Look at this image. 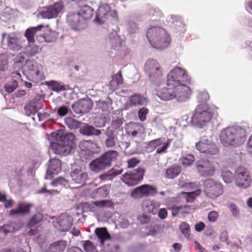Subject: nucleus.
<instances>
[{"label":"nucleus","mask_w":252,"mask_h":252,"mask_svg":"<svg viewBox=\"0 0 252 252\" xmlns=\"http://www.w3.org/2000/svg\"><path fill=\"white\" fill-rule=\"evenodd\" d=\"M34 42H28V44L24 47V54L28 56L32 57L38 53V48Z\"/></svg>","instance_id":"nucleus-36"},{"label":"nucleus","mask_w":252,"mask_h":252,"mask_svg":"<svg viewBox=\"0 0 252 252\" xmlns=\"http://www.w3.org/2000/svg\"><path fill=\"white\" fill-rule=\"evenodd\" d=\"M196 169L201 176H213L215 167L213 162L208 159H200L196 162Z\"/></svg>","instance_id":"nucleus-15"},{"label":"nucleus","mask_w":252,"mask_h":252,"mask_svg":"<svg viewBox=\"0 0 252 252\" xmlns=\"http://www.w3.org/2000/svg\"><path fill=\"white\" fill-rule=\"evenodd\" d=\"M111 103L112 102L109 99L107 100H99L96 102V106L98 109H101L102 111L110 112L112 110Z\"/></svg>","instance_id":"nucleus-40"},{"label":"nucleus","mask_w":252,"mask_h":252,"mask_svg":"<svg viewBox=\"0 0 252 252\" xmlns=\"http://www.w3.org/2000/svg\"><path fill=\"white\" fill-rule=\"evenodd\" d=\"M197 99L201 103H205L209 99V95L206 92H199L197 95Z\"/></svg>","instance_id":"nucleus-60"},{"label":"nucleus","mask_w":252,"mask_h":252,"mask_svg":"<svg viewBox=\"0 0 252 252\" xmlns=\"http://www.w3.org/2000/svg\"><path fill=\"white\" fill-rule=\"evenodd\" d=\"M159 207V203L158 202L149 199L144 200L142 205V208L144 212L153 214L157 213Z\"/></svg>","instance_id":"nucleus-25"},{"label":"nucleus","mask_w":252,"mask_h":252,"mask_svg":"<svg viewBox=\"0 0 252 252\" xmlns=\"http://www.w3.org/2000/svg\"><path fill=\"white\" fill-rule=\"evenodd\" d=\"M130 104L134 106L145 105L147 104V100L144 96L134 94L130 97Z\"/></svg>","instance_id":"nucleus-35"},{"label":"nucleus","mask_w":252,"mask_h":252,"mask_svg":"<svg viewBox=\"0 0 252 252\" xmlns=\"http://www.w3.org/2000/svg\"><path fill=\"white\" fill-rule=\"evenodd\" d=\"M181 168L177 165H174L168 168L166 171V177L173 179L177 177L181 172Z\"/></svg>","instance_id":"nucleus-39"},{"label":"nucleus","mask_w":252,"mask_h":252,"mask_svg":"<svg viewBox=\"0 0 252 252\" xmlns=\"http://www.w3.org/2000/svg\"><path fill=\"white\" fill-rule=\"evenodd\" d=\"M190 81V78L185 69L180 67H175L167 75L166 87L158 92V95L164 100L175 99L179 102L185 101L191 93L187 85Z\"/></svg>","instance_id":"nucleus-1"},{"label":"nucleus","mask_w":252,"mask_h":252,"mask_svg":"<svg viewBox=\"0 0 252 252\" xmlns=\"http://www.w3.org/2000/svg\"><path fill=\"white\" fill-rule=\"evenodd\" d=\"M95 234L99 239L101 245H103L105 241L111 239V236L105 227L97 228L94 231Z\"/></svg>","instance_id":"nucleus-31"},{"label":"nucleus","mask_w":252,"mask_h":252,"mask_svg":"<svg viewBox=\"0 0 252 252\" xmlns=\"http://www.w3.org/2000/svg\"><path fill=\"white\" fill-rule=\"evenodd\" d=\"M58 36L57 32L54 31H49L46 33L43 38L45 42L51 43L55 41Z\"/></svg>","instance_id":"nucleus-45"},{"label":"nucleus","mask_w":252,"mask_h":252,"mask_svg":"<svg viewBox=\"0 0 252 252\" xmlns=\"http://www.w3.org/2000/svg\"><path fill=\"white\" fill-rule=\"evenodd\" d=\"M8 66V56L5 53L0 54V71H6Z\"/></svg>","instance_id":"nucleus-41"},{"label":"nucleus","mask_w":252,"mask_h":252,"mask_svg":"<svg viewBox=\"0 0 252 252\" xmlns=\"http://www.w3.org/2000/svg\"><path fill=\"white\" fill-rule=\"evenodd\" d=\"M200 193L199 189L196 190L194 191H191L189 192H184V194L185 195L186 198V201L188 202H192L194 198L198 195Z\"/></svg>","instance_id":"nucleus-53"},{"label":"nucleus","mask_w":252,"mask_h":252,"mask_svg":"<svg viewBox=\"0 0 252 252\" xmlns=\"http://www.w3.org/2000/svg\"><path fill=\"white\" fill-rule=\"evenodd\" d=\"M37 193L40 194L47 193V195L51 196L59 194L60 191L57 189H48L47 185L45 184L43 188L37 191Z\"/></svg>","instance_id":"nucleus-44"},{"label":"nucleus","mask_w":252,"mask_h":252,"mask_svg":"<svg viewBox=\"0 0 252 252\" xmlns=\"http://www.w3.org/2000/svg\"><path fill=\"white\" fill-rule=\"evenodd\" d=\"M144 71L152 80L160 77L162 75L159 63L154 59H149L145 63Z\"/></svg>","instance_id":"nucleus-12"},{"label":"nucleus","mask_w":252,"mask_h":252,"mask_svg":"<svg viewBox=\"0 0 252 252\" xmlns=\"http://www.w3.org/2000/svg\"><path fill=\"white\" fill-rule=\"evenodd\" d=\"M42 25H38L37 27H31L28 29L25 33V35L28 42H34V36L36 35V33L40 31L43 28Z\"/></svg>","instance_id":"nucleus-30"},{"label":"nucleus","mask_w":252,"mask_h":252,"mask_svg":"<svg viewBox=\"0 0 252 252\" xmlns=\"http://www.w3.org/2000/svg\"><path fill=\"white\" fill-rule=\"evenodd\" d=\"M148 109L146 107L140 109L138 112V117L141 121H144L146 118V115L148 113Z\"/></svg>","instance_id":"nucleus-63"},{"label":"nucleus","mask_w":252,"mask_h":252,"mask_svg":"<svg viewBox=\"0 0 252 252\" xmlns=\"http://www.w3.org/2000/svg\"><path fill=\"white\" fill-rule=\"evenodd\" d=\"M118 153L115 150H110L104 153L100 157L93 160L89 164L91 171L98 173L111 166V162L116 160Z\"/></svg>","instance_id":"nucleus-6"},{"label":"nucleus","mask_w":252,"mask_h":252,"mask_svg":"<svg viewBox=\"0 0 252 252\" xmlns=\"http://www.w3.org/2000/svg\"><path fill=\"white\" fill-rule=\"evenodd\" d=\"M18 86V82L14 80L11 82H9L6 84L4 86V89L6 92L8 93L13 92Z\"/></svg>","instance_id":"nucleus-54"},{"label":"nucleus","mask_w":252,"mask_h":252,"mask_svg":"<svg viewBox=\"0 0 252 252\" xmlns=\"http://www.w3.org/2000/svg\"><path fill=\"white\" fill-rule=\"evenodd\" d=\"M196 149L207 156H213L219 153L216 145L209 139L202 137L195 145Z\"/></svg>","instance_id":"nucleus-11"},{"label":"nucleus","mask_w":252,"mask_h":252,"mask_svg":"<svg viewBox=\"0 0 252 252\" xmlns=\"http://www.w3.org/2000/svg\"><path fill=\"white\" fill-rule=\"evenodd\" d=\"M146 37L151 45L158 49H163L170 43V38L166 31L159 27L149 28Z\"/></svg>","instance_id":"nucleus-5"},{"label":"nucleus","mask_w":252,"mask_h":252,"mask_svg":"<svg viewBox=\"0 0 252 252\" xmlns=\"http://www.w3.org/2000/svg\"><path fill=\"white\" fill-rule=\"evenodd\" d=\"M145 170L142 167H139L131 171L127 172L122 175V181L128 186H133L142 180Z\"/></svg>","instance_id":"nucleus-10"},{"label":"nucleus","mask_w":252,"mask_h":252,"mask_svg":"<svg viewBox=\"0 0 252 252\" xmlns=\"http://www.w3.org/2000/svg\"><path fill=\"white\" fill-rule=\"evenodd\" d=\"M14 66L18 67H22L25 63V58L21 54L17 55L14 59Z\"/></svg>","instance_id":"nucleus-57"},{"label":"nucleus","mask_w":252,"mask_h":252,"mask_svg":"<svg viewBox=\"0 0 252 252\" xmlns=\"http://www.w3.org/2000/svg\"><path fill=\"white\" fill-rule=\"evenodd\" d=\"M169 21L176 26H180L182 24L181 19L176 15H170L169 17Z\"/></svg>","instance_id":"nucleus-61"},{"label":"nucleus","mask_w":252,"mask_h":252,"mask_svg":"<svg viewBox=\"0 0 252 252\" xmlns=\"http://www.w3.org/2000/svg\"><path fill=\"white\" fill-rule=\"evenodd\" d=\"M144 132V127L139 123H131L126 127V134L132 138L140 136Z\"/></svg>","instance_id":"nucleus-20"},{"label":"nucleus","mask_w":252,"mask_h":252,"mask_svg":"<svg viewBox=\"0 0 252 252\" xmlns=\"http://www.w3.org/2000/svg\"><path fill=\"white\" fill-rule=\"evenodd\" d=\"M22 226L20 222L9 221L0 227V232H3V235L6 236L9 233H12L19 230Z\"/></svg>","instance_id":"nucleus-26"},{"label":"nucleus","mask_w":252,"mask_h":252,"mask_svg":"<svg viewBox=\"0 0 252 252\" xmlns=\"http://www.w3.org/2000/svg\"><path fill=\"white\" fill-rule=\"evenodd\" d=\"M180 229L181 232L187 239L190 238V229L188 224L184 222H182L180 225Z\"/></svg>","instance_id":"nucleus-52"},{"label":"nucleus","mask_w":252,"mask_h":252,"mask_svg":"<svg viewBox=\"0 0 252 252\" xmlns=\"http://www.w3.org/2000/svg\"><path fill=\"white\" fill-rule=\"evenodd\" d=\"M181 160L182 164L185 167H188L191 165L194 161V157L191 154L187 155L181 158Z\"/></svg>","instance_id":"nucleus-46"},{"label":"nucleus","mask_w":252,"mask_h":252,"mask_svg":"<svg viewBox=\"0 0 252 252\" xmlns=\"http://www.w3.org/2000/svg\"><path fill=\"white\" fill-rule=\"evenodd\" d=\"M219 138L223 146L235 148L244 143L246 132L244 128L238 126H228L221 130Z\"/></svg>","instance_id":"nucleus-3"},{"label":"nucleus","mask_w":252,"mask_h":252,"mask_svg":"<svg viewBox=\"0 0 252 252\" xmlns=\"http://www.w3.org/2000/svg\"><path fill=\"white\" fill-rule=\"evenodd\" d=\"M217 108L207 103L198 104L192 113L191 123L192 125L202 128L212 118Z\"/></svg>","instance_id":"nucleus-4"},{"label":"nucleus","mask_w":252,"mask_h":252,"mask_svg":"<svg viewBox=\"0 0 252 252\" xmlns=\"http://www.w3.org/2000/svg\"><path fill=\"white\" fill-rule=\"evenodd\" d=\"M219 218L218 213L216 211H213L210 212L208 215V219L211 222H216Z\"/></svg>","instance_id":"nucleus-64"},{"label":"nucleus","mask_w":252,"mask_h":252,"mask_svg":"<svg viewBox=\"0 0 252 252\" xmlns=\"http://www.w3.org/2000/svg\"><path fill=\"white\" fill-rule=\"evenodd\" d=\"M72 223V218L66 213H63L58 217L54 225L60 232H65L69 230Z\"/></svg>","instance_id":"nucleus-17"},{"label":"nucleus","mask_w":252,"mask_h":252,"mask_svg":"<svg viewBox=\"0 0 252 252\" xmlns=\"http://www.w3.org/2000/svg\"><path fill=\"white\" fill-rule=\"evenodd\" d=\"M109 187L106 186L98 188L96 190V193L101 197H105L108 194Z\"/></svg>","instance_id":"nucleus-59"},{"label":"nucleus","mask_w":252,"mask_h":252,"mask_svg":"<svg viewBox=\"0 0 252 252\" xmlns=\"http://www.w3.org/2000/svg\"><path fill=\"white\" fill-rule=\"evenodd\" d=\"M79 147L82 151H87L88 154H91L94 152L96 145L91 141H83L80 142Z\"/></svg>","instance_id":"nucleus-32"},{"label":"nucleus","mask_w":252,"mask_h":252,"mask_svg":"<svg viewBox=\"0 0 252 252\" xmlns=\"http://www.w3.org/2000/svg\"><path fill=\"white\" fill-rule=\"evenodd\" d=\"M50 148L56 154L66 156L75 146V137L72 133L63 131L52 132L50 137Z\"/></svg>","instance_id":"nucleus-2"},{"label":"nucleus","mask_w":252,"mask_h":252,"mask_svg":"<svg viewBox=\"0 0 252 252\" xmlns=\"http://www.w3.org/2000/svg\"><path fill=\"white\" fill-rule=\"evenodd\" d=\"M116 15L115 11L111 10L109 5L107 4H103L98 9L94 21L96 23L102 25L110 17H114Z\"/></svg>","instance_id":"nucleus-13"},{"label":"nucleus","mask_w":252,"mask_h":252,"mask_svg":"<svg viewBox=\"0 0 252 252\" xmlns=\"http://www.w3.org/2000/svg\"><path fill=\"white\" fill-rule=\"evenodd\" d=\"M77 106H81V108H79V110L75 109V112L77 114H81L91 110L92 108V104L90 101L83 100L73 104L74 109Z\"/></svg>","instance_id":"nucleus-28"},{"label":"nucleus","mask_w":252,"mask_h":252,"mask_svg":"<svg viewBox=\"0 0 252 252\" xmlns=\"http://www.w3.org/2000/svg\"><path fill=\"white\" fill-rule=\"evenodd\" d=\"M126 28L130 33H135L138 30L137 25L133 21H128L126 24Z\"/></svg>","instance_id":"nucleus-56"},{"label":"nucleus","mask_w":252,"mask_h":252,"mask_svg":"<svg viewBox=\"0 0 252 252\" xmlns=\"http://www.w3.org/2000/svg\"><path fill=\"white\" fill-rule=\"evenodd\" d=\"M121 173V171L114 172L113 171H109L107 174L101 175L99 178L101 180H111L116 176Z\"/></svg>","instance_id":"nucleus-49"},{"label":"nucleus","mask_w":252,"mask_h":252,"mask_svg":"<svg viewBox=\"0 0 252 252\" xmlns=\"http://www.w3.org/2000/svg\"><path fill=\"white\" fill-rule=\"evenodd\" d=\"M94 204L98 207H109L112 205V202L110 200H101L94 202Z\"/></svg>","instance_id":"nucleus-62"},{"label":"nucleus","mask_w":252,"mask_h":252,"mask_svg":"<svg viewBox=\"0 0 252 252\" xmlns=\"http://www.w3.org/2000/svg\"><path fill=\"white\" fill-rule=\"evenodd\" d=\"M221 177L225 183H230L233 180V175L230 171L224 170L222 171Z\"/></svg>","instance_id":"nucleus-48"},{"label":"nucleus","mask_w":252,"mask_h":252,"mask_svg":"<svg viewBox=\"0 0 252 252\" xmlns=\"http://www.w3.org/2000/svg\"><path fill=\"white\" fill-rule=\"evenodd\" d=\"M45 85L50 87L53 91L57 93L67 90L68 88L67 85H65L62 82L53 80L46 81Z\"/></svg>","instance_id":"nucleus-29"},{"label":"nucleus","mask_w":252,"mask_h":252,"mask_svg":"<svg viewBox=\"0 0 252 252\" xmlns=\"http://www.w3.org/2000/svg\"><path fill=\"white\" fill-rule=\"evenodd\" d=\"M65 123L66 126L70 129H76L80 126L81 123L79 121L71 118L68 117L65 119Z\"/></svg>","instance_id":"nucleus-43"},{"label":"nucleus","mask_w":252,"mask_h":252,"mask_svg":"<svg viewBox=\"0 0 252 252\" xmlns=\"http://www.w3.org/2000/svg\"><path fill=\"white\" fill-rule=\"evenodd\" d=\"M170 140L168 139L166 141L164 138H159L151 141L149 143L150 146L157 149L156 153L161 154L165 153L168 148Z\"/></svg>","instance_id":"nucleus-21"},{"label":"nucleus","mask_w":252,"mask_h":252,"mask_svg":"<svg viewBox=\"0 0 252 252\" xmlns=\"http://www.w3.org/2000/svg\"><path fill=\"white\" fill-rule=\"evenodd\" d=\"M70 176L72 184L79 187L84 185L89 179L88 174L81 168L74 169L70 173Z\"/></svg>","instance_id":"nucleus-19"},{"label":"nucleus","mask_w":252,"mask_h":252,"mask_svg":"<svg viewBox=\"0 0 252 252\" xmlns=\"http://www.w3.org/2000/svg\"><path fill=\"white\" fill-rule=\"evenodd\" d=\"M155 191V188L151 185L145 184L133 189L130 196L134 199H140L148 196Z\"/></svg>","instance_id":"nucleus-18"},{"label":"nucleus","mask_w":252,"mask_h":252,"mask_svg":"<svg viewBox=\"0 0 252 252\" xmlns=\"http://www.w3.org/2000/svg\"><path fill=\"white\" fill-rule=\"evenodd\" d=\"M67 246V242L62 240L56 242L50 245L49 252H63Z\"/></svg>","instance_id":"nucleus-33"},{"label":"nucleus","mask_w":252,"mask_h":252,"mask_svg":"<svg viewBox=\"0 0 252 252\" xmlns=\"http://www.w3.org/2000/svg\"><path fill=\"white\" fill-rule=\"evenodd\" d=\"M62 170L61 162L58 158H52L49 161V165L47 170L46 179H51L50 175L57 174Z\"/></svg>","instance_id":"nucleus-22"},{"label":"nucleus","mask_w":252,"mask_h":252,"mask_svg":"<svg viewBox=\"0 0 252 252\" xmlns=\"http://www.w3.org/2000/svg\"><path fill=\"white\" fill-rule=\"evenodd\" d=\"M67 22L74 30L80 31L86 27V21L78 12L69 13L67 16Z\"/></svg>","instance_id":"nucleus-16"},{"label":"nucleus","mask_w":252,"mask_h":252,"mask_svg":"<svg viewBox=\"0 0 252 252\" xmlns=\"http://www.w3.org/2000/svg\"><path fill=\"white\" fill-rule=\"evenodd\" d=\"M172 215L175 216L177 214L185 215L190 213V208L188 205L174 206L171 208Z\"/></svg>","instance_id":"nucleus-38"},{"label":"nucleus","mask_w":252,"mask_h":252,"mask_svg":"<svg viewBox=\"0 0 252 252\" xmlns=\"http://www.w3.org/2000/svg\"><path fill=\"white\" fill-rule=\"evenodd\" d=\"M234 178L236 185L244 189L249 187L252 182L251 178L243 167H240L236 169Z\"/></svg>","instance_id":"nucleus-14"},{"label":"nucleus","mask_w":252,"mask_h":252,"mask_svg":"<svg viewBox=\"0 0 252 252\" xmlns=\"http://www.w3.org/2000/svg\"><path fill=\"white\" fill-rule=\"evenodd\" d=\"M123 84V78L121 72H119L112 77L109 83L110 89L114 91L117 89L120 85Z\"/></svg>","instance_id":"nucleus-37"},{"label":"nucleus","mask_w":252,"mask_h":252,"mask_svg":"<svg viewBox=\"0 0 252 252\" xmlns=\"http://www.w3.org/2000/svg\"><path fill=\"white\" fill-rule=\"evenodd\" d=\"M2 37V42L5 43L7 49L10 51H19L24 46L23 40L15 33H3Z\"/></svg>","instance_id":"nucleus-9"},{"label":"nucleus","mask_w":252,"mask_h":252,"mask_svg":"<svg viewBox=\"0 0 252 252\" xmlns=\"http://www.w3.org/2000/svg\"><path fill=\"white\" fill-rule=\"evenodd\" d=\"M30 80L38 82L45 79L42 71V66L33 60L27 61L26 63Z\"/></svg>","instance_id":"nucleus-7"},{"label":"nucleus","mask_w":252,"mask_h":252,"mask_svg":"<svg viewBox=\"0 0 252 252\" xmlns=\"http://www.w3.org/2000/svg\"><path fill=\"white\" fill-rule=\"evenodd\" d=\"M81 133L87 136L98 135L101 133L100 130L95 129L93 126L85 125L80 129Z\"/></svg>","instance_id":"nucleus-34"},{"label":"nucleus","mask_w":252,"mask_h":252,"mask_svg":"<svg viewBox=\"0 0 252 252\" xmlns=\"http://www.w3.org/2000/svg\"><path fill=\"white\" fill-rule=\"evenodd\" d=\"M40 14L43 18L51 19L54 18L49 6L43 8L40 12Z\"/></svg>","instance_id":"nucleus-58"},{"label":"nucleus","mask_w":252,"mask_h":252,"mask_svg":"<svg viewBox=\"0 0 252 252\" xmlns=\"http://www.w3.org/2000/svg\"><path fill=\"white\" fill-rule=\"evenodd\" d=\"M49 7L51 10L53 17L55 18L62 12L63 8V5L62 2H58L50 6Z\"/></svg>","instance_id":"nucleus-42"},{"label":"nucleus","mask_w":252,"mask_h":252,"mask_svg":"<svg viewBox=\"0 0 252 252\" xmlns=\"http://www.w3.org/2000/svg\"><path fill=\"white\" fill-rule=\"evenodd\" d=\"M42 107V104L40 100L33 99L30 101L29 104L25 106L24 109L27 115L30 116L35 114L39 109Z\"/></svg>","instance_id":"nucleus-23"},{"label":"nucleus","mask_w":252,"mask_h":252,"mask_svg":"<svg viewBox=\"0 0 252 252\" xmlns=\"http://www.w3.org/2000/svg\"><path fill=\"white\" fill-rule=\"evenodd\" d=\"M82 243H83L84 250L86 252H95V247L91 241L89 240L84 241H82Z\"/></svg>","instance_id":"nucleus-50"},{"label":"nucleus","mask_w":252,"mask_h":252,"mask_svg":"<svg viewBox=\"0 0 252 252\" xmlns=\"http://www.w3.org/2000/svg\"><path fill=\"white\" fill-rule=\"evenodd\" d=\"M32 206V205L31 204L25 202H20L18 204L17 208L12 209L10 211L9 215L13 216L17 214H25L28 213Z\"/></svg>","instance_id":"nucleus-27"},{"label":"nucleus","mask_w":252,"mask_h":252,"mask_svg":"<svg viewBox=\"0 0 252 252\" xmlns=\"http://www.w3.org/2000/svg\"><path fill=\"white\" fill-rule=\"evenodd\" d=\"M204 186L205 194L210 198L215 199L221 195L223 192L221 184L212 179L206 180Z\"/></svg>","instance_id":"nucleus-8"},{"label":"nucleus","mask_w":252,"mask_h":252,"mask_svg":"<svg viewBox=\"0 0 252 252\" xmlns=\"http://www.w3.org/2000/svg\"><path fill=\"white\" fill-rule=\"evenodd\" d=\"M123 120L121 118H117L112 121L111 127H109L114 131L116 130H122L123 129Z\"/></svg>","instance_id":"nucleus-47"},{"label":"nucleus","mask_w":252,"mask_h":252,"mask_svg":"<svg viewBox=\"0 0 252 252\" xmlns=\"http://www.w3.org/2000/svg\"><path fill=\"white\" fill-rule=\"evenodd\" d=\"M42 219V216L40 213H37L35 214L31 219L28 225L30 227H32L35 224L39 222Z\"/></svg>","instance_id":"nucleus-55"},{"label":"nucleus","mask_w":252,"mask_h":252,"mask_svg":"<svg viewBox=\"0 0 252 252\" xmlns=\"http://www.w3.org/2000/svg\"><path fill=\"white\" fill-rule=\"evenodd\" d=\"M67 183V180L62 177H60L52 181L50 183V185L53 187H57L59 186H65Z\"/></svg>","instance_id":"nucleus-51"},{"label":"nucleus","mask_w":252,"mask_h":252,"mask_svg":"<svg viewBox=\"0 0 252 252\" xmlns=\"http://www.w3.org/2000/svg\"><path fill=\"white\" fill-rule=\"evenodd\" d=\"M105 135L106 137L104 140V145L108 148H113L116 145L117 140V135L115 131L108 127L105 132Z\"/></svg>","instance_id":"nucleus-24"}]
</instances>
